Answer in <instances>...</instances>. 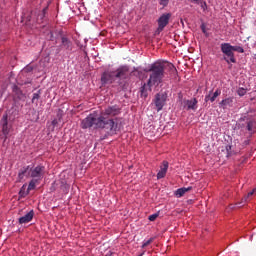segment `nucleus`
I'll list each match as a JSON object with an SVG mask.
<instances>
[{
	"instance_id": "nucleus-7",
	"label": "nucleus",
	"mask_w": 256,
	"mask_h": 256,
	"mask_svg": "<svg viewBox=\"0 0 256 256\" xmlns=\"http://www.w3.org/2000/svg\"><path fill=\"white\" fill-rule=\"evenodd\" d=\"M116 79H127L129 77V66H120L116 71H114Z\"/></svg>"
},
{
	"instance_id": "nucleus-1",
	"label": "nucleus",
	"mask_w": 256,
	"mask_h": 256,
	"mask_svg": "<svg viewBox=\"0 0 256 256\" xmlns=\"http://www.w3.org/2000/svg\"><path fill=\"white\" fill-rule=\"evenodd\" d=\"M82 129H89L94 127V129H105L106 133L110 135H115L119 131V123L117 119H108L104 116H97V114H89L81 122Z\"/></svg>"
},
{
	"instance_id": "nucleus-26",
	"label": "nucleus",
	"mask_w": 256,
	"mask_h": 256,
	"mask_svg": "<svg viewBox=\"0 0 256 256\" xmlns=\"http://www.w3.org/2000/svg\"><path fill=\"white\" fill-rule=\"evenodd\" d=\"M246 94H247V90L245 88H239L237 90V95H239V97H243Z\"/></svg>"
},
{
	"instance_id": "nucleus-23",
	"label": "nucleus",
	"mask_w": 256,
	"mask_h": 256,
	"mask_svg": "<svg viewBox=\"0 0 256 256\" xmlns=\"http://www.w3.org/2000/svg\"><path fill=\"white\" fill-rule=\"evenodd\" d=\"M147 87H149V85L144 84V85L140 88L141 97H147Z\"/></svg>"
},
{
	"instance_id": "nucleus-11",
	"label": "nucleus",
	"mask_w": 256,
	"mask_h": 256,
	"mask_svg": "<svg viewBox=\"0 0 256 256\" xmlns=\"http://www.w3.org/2000/svg\"><path fill=\"white\" fill-rule=\"evenodd\" d=\"M165 101H167V95L165 94H156L155 96V105L157 107V111H161L163 107H165Z\"/></svg>"
},
{
	"instance_id": "nucleus-38",
	"label": "nucleus",
	"mask_w": 256,
	"mask_h": 256,
	"mask_svg": "<svg viewBox=\"0 0 256 256\" xmlns=\"http://www.w3.org/2000/svg\"><path fill=\"white\" fill-rule=\"evenodd\" d=\"M241 203L242 202H238V203H236V205H238V207H241Z\"/></svg>"
},
{
	"instance_id": "nucleus-19",
	"label": "nucleus",
	"mask_w": 256,
	"mask_h": 256,
	"mask_svg": "<svg viewBox=\"0 0 256 256\" xmlns=\"http://www.w3.org/2000/svg\"><path fill=\"white\" fill-rule=\"evenodd\" d=\"M37 183H39V180L32 178V180L29 182V185H28V191H33V189H35Z\"/></svg>"
},
{
	"instance_id": "nucleus-30",
	"label": "nucleus",
	"mask_w": 256,
	"mask_h": 256,
	"mask_svg": "<svg viewBox=\"0 0 256 256\" xmlns=\"http://www.w3.org/2000/svg\"><path fill=\"white\" fill-rule=\"evenodd\" d=\"M151 243H153V238H150L149 240L143 243V249H145V247H148V245H151Z\"/></svg>"
},
{
	"instance_id": "nucleus-6",
	"label": "nucleus",
	"mask_w": 256,
	"mask_h": 256,
	"mask_svg": "<svg viewBox=\"0 0 256 256\" xmlns=\"http://www.w3.org/2000/svg\"><path fill=\"white\" fill-rule=\"evenodd\" d=\"M171 19V13H164L158 19V31H163L165 27L169 25V20Z\"/></svg>"
},
{
	"instance_id": "nucleus-5",
	"label": "nucleus",
	"mask_w": 256,
	"mask_h": 256,
	"mask_svg": "<svg viewBox=\"0 0 256 256\" xmlns=\"http://www.w3.org/2000/svg\"><path fill=\"white\" fill-rule=\"evenodd\" d=\"M117 115H121V106L115 104L105 108L101 117H106L108 119L109 117H117Z\"/></svg>"
},
{
	"instance_id": "nucleus-3",
	"label": "nucleus",
	"mask_w": 256,
	"mask_h": 256,
	"mask_svg": "<svg viewBox=\"0 0 256 256\" xmlns=\"http://www.w3.org/2000/svg\"><path fill=\"white\" fill-rule=\"evenodd\" d=\"M221 52L224 56V61L226 63H237V59H235V53L233 52V45L230 43H222L220 45Z\"/></svg>"
},
{
	"instance_id": "nucleus-16",
	"label": "nucleus",
	"mask_w": 256,
	"mask_h": 256,
	"mask_svg": "<svg viewBox=\"0 0 256 256\" xmlns=\"http://www.w3.org/2000/svg\"><path fill=\"white\" fill-rule=\"evenodd\" d=\"M187 109H192V111H195L197 109V98H194L192 100L186 101Z\"/></svg>"
},
{
	"instance_id": "nucleus-4",
	"label": "nucleus",
	"mask_w": 256,
	"mask_h": 256,
	"mask_svg": "<svg viewBox=\"0 0 256 256\" xmlns=\"http://www.w3.org/2000/svg\"><path fill=\"white\" fill-rule=\"evenodd\" d=\"M30 177L32 179L41 181V179L45 177V166L43 165H37L33 167L30 166Z\"/></svg>"
},
{
	"instance_id": "nucleus-31",
	"label": "nucleus",
	"mask_w": 256,
	"mask_h": 256,
	"mask_svg": "<svg viewBox=\"0 0 256 256\" xmlns=\"http://www.w3.org/2000/svg\"><path fill=\"white\" fill-rule=\"evenodd\" d=\"M227 157H231V145L226 146Z\"/></svg>"
},
{
	"instance_id": "nucleus-20",
	"label": "nucleus",
	"mask_w": 256,
	"mask_h": 256,
	"mask_svg": "<svg viewBox=\"0 0 256 256\" xmlns=\"http://www.w3.org/2000/svg\"><path fill=\"white\" fill-rule=\"evenodd\" d=\"M62 45L65 49H69L71 47V41L67 37H62Z\"/></svg>"
},
{
	"instance_id": "nucleus-8",
	"label": "nucleus",
	"mask_w": 256,
	"mask_h": 256,
	"mask_svg": "<svg viewBox=\"0 0 256 256\" xmlns=\"http://www.w3.org/2000/svg\"><path fill=\"white\" fill-rule=\"evenodd\" d=\"M0 124L2 127V133L5 136V139H7V136L9 135V131H11V125L9 124V119L7 114L3 115L0 121Z\"/></svg>"
},
{
	"instance_id": "nucleus-21",
	"label": "nucleus",
	"mask_w": 256,
	"mask_h": 256,
	"mask_svg": "<svg viewBox=\"0 0 256 256\" xmlns=\"http://www.w3.org/2000/svg\"><path fill=\"white\" fill-rule=\"evenodd\" d=\"M219 95H221V90L217 89L213 95L210 97V101L211 103L215 102V99H217V97H219Z\"/></svg>"
},
{
	"instance_id": "nucleus-25",
	"label": "nucleus",
	"mask_w": 256,
	"mask_h": 256,
	"mask_svg": "<svg viewBox=\"0 0 256 256\" xmlns=\"http://www.w3.org/2000/svg\"><path fill=\"white\" fill-rule=\"evenodd\" d=\"M232 51H236V53H245V49L241 46H232Z\"/></svg>"
},
{
	"instance_id": "nucleus-14",
	"label": "nucleus",
	"mask_w": 256,
	"mask_h": 256,
	"mask_svg": "<svg viewBox=\"0 0 256 256\" xmlns=\"http://www.w3.org/2000/svg\"><path fill=\"white\" fill-rule=\"evenodd\" d=\"M234 100H235V98H233V97H228L226 99H223L219 103L220 109H229V108L233 107V101Z\"/></svg>"
},
{
	"instance_id": "nucleus-33",
	"label": "nucleus",
	"mask_w": 256,
	"mask_h": 256,
	"mask_svg": "<svg viewBox=\"0 0 256 256\" xmlns=\"http://www.w3.org/2000/svg\"><path fill=\"white\" fill-rule=\"evenodd\" d=\"M205 101L206 103L207 101H211V92H209V94L205 96Z\"/></svg>"
},
{
	"instance_id": "nucleus-28",
	"label": "nucleus",
	"mask_w": 256,
	"mask_h": 256,
	"mask_svg": "<svg viewBox=\"0 0 256 256\" xmlns=\"http://www.w3.org/2000/svg\"><path fill=\"white\" fill-rule=\"evenodd\" d=\"M159 5L165 8L169 5V0H159Z\"/></svg>"
},
{
	"instance_id": "nucleus-12",
	"label": "nucleus",
	"mask_w": 256,
	"mask_h": 256,
	"mask_svg": "<svg viewBox=\"0 0 256 256\" xmlns=\"http://www.w3.org/2000/svg\"><path fill=\"white\" fill-rule=\"evenodd\" d=\"M34 216H35V212L31 210L26 215L19 218V224L25 225V223H31V221H33Z\"/></svg>"
},
{
	"instance_id": "nucleus-22",
	"label": "nucleus",
	"mask_w": 256,
	"mask_h": 256,
	"mask_svg": "<svg viewBox=\"0 0 256 256\" xmlns=\"http://www.w3.org/2000/svg\"><path fill=\"white\" fill-rule=\"evenodd\" d=\"M247 129H248V131H250L251 133H255V122L249 121V122L247 123Z\"/></svg>"
},
{
	"instance_id": "nucleus-13",
	"label": "nucleus",
	"mask_w": 256,
	"mask_h": 256,
	"mask_svg": "<svg viewBox=\"0 0 256 256\" xmlns=\"http://www.w3.org/2000/svg\"><path fill=\"white\" fill-rule=\"evenodd\" d=\"M168 169H169V162L163 161L162 166L160 167V170L157 173V179H164L165 175H167Z\"/></svg>"
},
{
	"instance_id": "nucleus-36",
	"label": "nucleus",
	"mask_w": 256,
	"mask_h": 256,
	"mask_svg": "<svg viewBox=\"0 0 256 256\" xmlns=\"http://www.w3.org/2000/svg\"><path fill=\"white\" fill-rule=\"evenodd\" d=\"M25 71H28V72L33 71V68H32L31 66H29V67H27V68L25 69Z\"/></svg>"
},
{
	"instance_id": "nucleus-35",
	"label": "nucleus",
	"mask_w": 256,
	"mask_h": 256,
	"mask_svg": "<svg viewBox=\"0 0 256 256\" xmlns=\"http://www.w3.org/2000/svg\"><path fill=\"white\" fill-rule=\"evenodd\" d=\"M45 13H47V7L42 10L41 19L45 17Z\"/></svg>"
},
{
	"instance_id": "nucleus-10",
	"label": "nucleus",
	"mask_w": 256,
	"mask_h": 256,
	"mask_svg": "<svg viewBox=\"0 0 256 256\" xmlns=\"http://www.w3.org/2000/svg\"><path fill=\"white\" fill-rule=\"evenodd\" d=\"M115 72L106 71L101 76L102 85H107L115 81Z\"/></svg>"
},
{
	"instance_id": "nucleus-9",
	"label": "nucleus",
	"mask_w": 256,
	"mask_h": 256,
	"mask_svg": "<svg viewBox=\"0 0 256 256\" xmlns=\"http://www.w3.org/2000/svg\"><path fill=\"white\" fill-rule=\"evenodd\" d=\"M25 177L29 178L31 177V170L30 166H23L19 172L17 177V183H21V181H25Z\"/></svg>"
},
{
	"instance_id": "nucleus-29",
	"label": "nucleus",
	"mask_w": 256,
	"mask_h": 256,
	"mask_svg": "<svg viewBox=\"0 0 256 256\" xmlns=\"http://www.w3.org/2000/svg\"><path fill=\"white\" fill-rule=\"evenodd\" d=\"M159 217V213L152 214L148 217L149 221H155Z\"/></svg>"
},
{
	"instance_id": "nucleus-2",
	"label": "nucleus",
	"mask_w": 256,
	"mask_h": 256,
	"mask_svg": "<svg viewBox=\"0 0 256 256\" xmlns=\"http://www.w3.org/2000/svg\"><path fill=\"white\" fill-rule=\"evenodd\" d=\"M170 69V73L173 77L177 75V68L172 63L156 61L150 65L148 73H150L147 85L149 89L153 85H161L163 83V78L165 77V70Z\"/></svg>"
},
{
	"instance_id": "nucleus-40",
	"label": "nucleus",
	"mask_w": 256,
	"mask_h": 256,
	"mask_svg": "<svg viewBox=\"0 0 256 256\" xmlns=\"http://www.w3.org/2000/svg\"><path fill=\"white\" fill-rule=\"evenodd\" d=\"M144 255V253H142V254H140V255H138V256H143Z\"/></svg>"
},
{
	"instance_id": "nucleus-32",
	"label": "nucleus",
	"mask_w": 256,
	"mask_h": 256,
	"mask_svg": "<svg viewBox=\"0 0 256 256\" xmlns=\"http://www.w3.org/2000/svg\"><path fill=\"white\" fill-rule=\"evenodd\" d=\"M200 28H201L202 33H207V28H206L205 24H201Z\"/></svg>"
},
{
	"instance_id": "nucleus-18",
	"label": "nucleus",
	"mask_w": 256,
	"mask_h": 256,
	"mask_svg": "<svg viewBox=\"0 0 256 256\" xmlns=\"http://www.w3.org/2000/svg\"><path fill=\"white\" fill-rule=\"evenodd\" d=\"M253 195H256V188H254L252 191L248 192V194L243 197L242 203H247V201H249V199H251V197Z\"/></svg>"
},
{
	"instance_id": "nucleus-34",
	"label": "nucleus",
	"mask_w": 256,
	"mask_h": 256,
	"mask_svg": "<svg viewBox=\"0 0 256 256\" xmlns=\"http://www.w3.org/2000/svg\"><path fill=\"white\" fill-rule=\"evenodd\" d=\"M205 101L206 103L207 101H211V92H209V94L205 96Z\"/></svg>"
},
{
	"instance_id": "nucleus-24",
	"label": "nucleus",
	"mask_w": 256,
	"mask_h": 256,
	"mask_svg": "<svg viewBox=\"0 0 256 256\" xmlns=\"http://www.w3.org/2000/svg\"><path fill=\"white\" fill-rule=\"evenodd\" d=\"M40 98H41V90H38V92L33 94L32 103H35V101H39Z\"/></svg>"
},
{
	"instance_id": "nucleus-27",
	"label": "nucleus",
	"mask_w": 256,
	"mask_h": 256,
	"mask_svg": "<svg viewBox=\"0 0 256 256\" xmlns=\"http://www.w3.org/2000/svg\"><path fill=\"white\" fill-rule=\"evenodd\" d=\"M198 5H200L201 9H203V11H207V2L200 0Z\"/></svg>"
},
{
	"instance_id": "nucleus-15",
	"label": "nucleus",
	"mask_w": 256,
	"mask_h": 256,
	"mask_svg": "<svg viewBox=\"0 0 256 256\" xmlns=\"http://www.w3.org/2000/svg\"><path fill=\"white\" fill-rule=\"evenodd\" d=\"M191 189H193V187L189 186V187H182V188H179L175 191V195L176 197H183V195H185V193L191 191Z\"/></svg>"
},
{
	"instance_id": "nucleus-17",
	"label": "nucleus",
	"mask_w": 256,
	"mask_h": 256,
	"mask_svg": "<svg viewBox=\"0 0 256 256\" xmlns=\"http://www.w3.org/2000/svg\"><path fill=\"white\" fill-rule=\"evenodd\" d=\"M29 188H27V184H24L22 187H21V189H20V191H19V195H20V197L21 198H25L26 196H28L29 195Z\"/></svg>"
},
{
	"instance_id": "nucleus-37",
	"label": "nucleus",
	"mask_w": 256,
	"mask_h": 256,
	"mask_svg": "<svg viewBox=\"0 0 256 256\" xmlns=\"http://www.w3.org/2000/svg\"><path fill=\"white\" fill-rule=\"evenodd\" d=\"M191 3H196L198 5V3L201 1V0H190Z\"/></svg>"
},
{
	"instance_id": "nucleus-39",
	"label": "nucleus",
	"mask_w": 256,
	"mask_h": 256,
	"mask_svg": "<svg viewBox=\"0 0 256 256\" xmlns=\"http://www.w3.org/2000/svg\"><path fill=\"white\" fill-rule=\"evenodd\" d=\"M230 208H231V209H233V208H234V206H233V205H230Z\"/></svg>"
}]
</instances>
